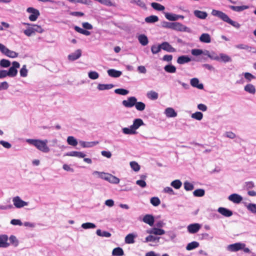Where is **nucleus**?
<instances>
[{"mask_svg":"<svg viewBox=\"0 0 256 256\" xmlns=\"http://www.w3.org/2000/svg\"><path fill=\"white\" fill-rule=\"evenodd\" d=\"M26 142L31 145L34 146L39 150L48 153L50 151V149L47 146L48 140H41L39 139H26Z\"/></svg>","mask_w":256,"mask_h":256,"instance_id":"nucleus-1","label":"nucleus"},{"mask_svg":"<svg viewBox=\"0 0 256 256\" xmlns=\"http://www.w3.org/2000/svg\"><path fill=\"white\" fill-rule=\"evenodd\" d=\"M144 124L141 118H136L134 120L130 128H122V132L125 134H136L138 133L136 130Z\"/></svg>","mask_w":256,"mask_h":256,"instance_id":"nucleus-2","label":"nucleus"},{"mask_svg":"<svg viewBox=\"0 0 256 256\" xmlns=\"http://www.w3.org/2000/svg\"><path fill=\"white\" fill-rule=\"evenodd\" d=\"M211 14L212 16L218 18L224 22L228 23L236 28H239L240 26V24L232 20L226 14L222 11L213 10Z\"/></svg>","mask_w":256,"mask_h":256,"instance_id":"nucleus-3","label":"nucleus"},{"mask_svg":"<svg viewBox=\"0 0 256 256\" xmlns=\"http://www.w3.org/2000/svg\"><path fill=\"white\" fill-rule=\"evenodd\" d=\"M92 174L94 175L97 174L98 178L112 184H118L120 182V179L108 173L94 171L93 172Z\"/></svg>","mask_w":256,"mask_h":256,"instance_id":"nucleus-4","label":"nucleus"},{"mask_svg":"<svg viewBox=\"0 0 256 256\" xmlns=\"http://www.w3.org/2000/svg\"><path fill=\"white\" fill-rule=\"evenodd\" d=\"M20 64L18 62L14 61L12 62V66H10L8 70H6L7 76L10 77H14L17 75V68H19Z\"/></svg>","mask_w":256,"mask_h":256,"instance_id":"nucleus-5","label":"nucleus"},{"mask_svg":"<svg viewBox=\"0 0 256 256\" xmlns=\"http://www.w3.org/2000/svg\"><path fill=\"white\" fill-rule=\"evenodd\" d=\"M0 50L2 54L9 58H15L18 56V53L9 50L2 44H0Z\"/></svg>","mask_w":256,"mask_h":256,"instance_id":"nucleus-6","label":"nucleus"},{"mask_svg":"<svg viewBox=\"0 0 256 256\" xmlns=\"http://www.w3.org/2000/svg\"><path fill=\"white\" fill-rule=\"evenodd\" d=\"M26 12L31 14L28 16V18L32 22L36 21L40 15L39 10L32 7L28 8Z\"/></svg>","mask_w":256,"mask_h":256,"instance_id":"nucleus-7","label":"nucleus"},{"mask_svg":"<svg viewBox=\"0 0 256 256\" xmlns=\"http://www.w3.org/2000/svg\"><path fill=\"white\" fill-rule=\"evenodd\" d=\"M246 244L242 242H236L233 244H229L227 246V250L232 252H236L238 250H242Z\"/></svg>","mask_w":256,"mask_h":256,"instance_id":"nucleus-8","label":"nucleus"},{"mask_svg":"<svg viewBox=\"0 0 256 256\" xmlns=\"http://www.w3.org/2000/svg\"><path fill=\"white\" fill-rule=\"evenodd\" d=\"M172 30L178 32H185L188 33L192 32V30L190 28L178 22H174Z\"/></svg>","mask_w":256,"mask_h":256,"instance_id":"nucleus-9","label":"nucleus"},{"mask_svg":"<svg viewBox=\"0 0 256 256\" xmlns=\"http://www.w3.org/2000/svg\"><path fill=\"white\" fill-rule=\"evenodd\" d=\"M14 205L16 208H20L28 205V202L22 200L18 196L12 198Z\"/></svg>","mask_w":256,"mask_h":256,"instance_id":"nucleus-10","label":"nucleus"},{"mask_svg":"<svg viewBox=\"0 0 256 256\" xmlns=\"http://www.w3.org/2000/svg\"><path fill=\"white\" fill-rule=\"evenodd\" d=\"M137 99L134 96H131L128 98L127 100H124L122 104L126 108H132L136 104Z\"/></svg>","mask_w":256,"mask_h":256,"instance_id":"nucleus-11","label":"nucleus"},{"mask_svg":"<svg viewBox=\"0 0 256 256\" xmlns=\"http://www.w3.org/2000/svg\"><path fill=\"white\" fill-rule=\"evenodd\" d=\"M200 228V225L197 223L190 224L187 228L188 232L190 234H195L197 232Z\"/></svg>","mask_w":256,"mask_h":256,"instance_id":"nucleus-12","label":"nucleus"},{"mask_svg":"<svg viewBox=\"0 0 256 256\" xmlns=\"http://www.w3.org/2000/svg\"><path fill=\"white\" fill-rule=\"evenodd\" d=\"M162 50L168 52H174L176 49L173 48L168 42H164L161 44Z\"/></svg>","mask_w":256,"mask_h":256,"instance_id":"nucleus-13","label":"nucleus"},{"mask_svg":"<svg viewBox=\"0 0 256 256\" xmlns=\"http://www.w3.org/2000/svg\"><path fill=\"white\" fill-rule=\"evenodd\" d=\"M218 212L226 217H230L233 214L231 210L223 207H220L218 209Z\"/></svg>","mask_w":256,"mask_h":256,"instance_id":"nucleus-14","label":"nucleus"},{"mask_svg":"<svg viewBox=\"0 0 256 256\" xmlns=\"http://www.w3.org/2000/svg\"><path fill=\"white\" fill-rule=\"evenodd\" d=\"M82 56V51L78 49L76 50L74 52L70 54L68 56V59L71 61H74L80 58Z\"/></svg>","mask_w":256,"mask_h":256,"instance_id":"nucleus-15","label":"nucleus"},{"mask_svg":"<svg viewBox=\"0 0 256 256\" xmlns=\"http://www.w3.org/2000/svg\"><path fill=\"white\" fill-rule=\"evenodd\" d=\"M190 84L194 88H196L200 90L204 89V85L202 83H200L199 80L198 78H194L190 80Z\"/></svg>","mask_w":256,"mask_h":256,"instance_id":"nucleus-16","label":"nucleus"},{"mask_svg":"<svg viewBox=\"0 0 256 256\" xmlns=\"http://www.w3.org/2000/svg\"><path fill=\"white\" fill-rule=\"evenodd\" d=\"M8 236L7 235H0V248H8L10 246V244L7 242Z\"/></svg>","mask_w":256,"mask_h":256,"instance_id":"nucleus-17","label":"nucleus"},{"mask_svg":"<svg viewBox=\"0 0 256 256\" xmlns=\"http://www.w3.org/2000/svg\"><path fill=\"white\" fill-rule=\"evenodd\" d=\"M142 221L150 226H152L154 222V218L152 215L148 214L144 216Z\"/></svg>","mask_w":256,"mask_h":256,"instance_id":"nucleus-18","label":"nucleus"},{"mask_svg":"<svg viewBox=\"0 0 256 256\" xmlns=\"http://www.w3.org/2000/svg\"><path fill=\"white\" fill-rule=\"evenodd\" d=\"M228 200L234 203L238 204L242 200V198L238 194H233L228 196Z\"/></svg>","mask_w":256,"mask_h":256,"instance_id":"nucleus-19","label":"nucleus"},{"mask_svg":"<svg viewBox=\"0 0 256 256\" xmlns=\"http://www.w3.org/2000/svg\"><path fill=\"white\" fill-rule=\"evenodd\" d=\"M191 61V58L187 55H182L178 57L177 62L180 64H183Z\"/></svg>","mask_w":256,"mask_h":256,"instance_id":"nucleus-20","label":"nucleus"},{"mask_svg":"<svg viewBox=\"0 0 256 256\" xmlns=\"http://www.w3.org/2000/svg\"><path fill=\"white\" fill-rule=\"evenodd\" d=\"M218 59L219 60H218V62H224V63L232 62V58L229 56L224 53L220 54Z\"/></svg>","mask_w":256,"mask_h":256,"instance_id":"nucleus-21","label":"nucleus"},{"mask_svg":"<svg viewBox=\"0 0 256 256\" xmlns=\"http://www.w3.org/2000/svg\"><path fill=\"white\" fill-rule=\"evenodd\" d=\"M64 156H76L79 158H84L86 156V154L80 152H77V151H72L66 152Z\"/></svg>","mask_w":256,"mask_h":256,"instance_id":"nucleus-22","label":"nucleus"},{"mask_svg":"<svg viewBox=\"0 0 256 256\" xmlns=\"http://www.w3.org/2000/svg\"><path fill=\"white\" fill-rule=\"evenodd\" d=\"M244 90L251 94H254L256 92L255 86L250 83L244 86Z\"/></svg>","mask_w":256,"mask_h":256,"instance_id":"nucleus-23","label":"nucleus"},{"mask_svg":"<svg viewBox=\"0 0 256 256\" xmlns=\"http://www.w3.org/2000/svg\"><path fill=\"white\" fill-rule=\"evenodd\" d=\"M235 47L238 49L246 50L248 52H252L254 53H256V49L254 48L249 46L246 44H239L235 46Z\"/></svg>","mask_w":256,"mask_h":256,"instance_id":"nucleus-24","label":"nucleus"},{"mask_svg":"<svg viewBox=\"0 0 256 256\" xmlns=\"http://www.w3.org/2000/svg\"><path fill=\"white\" fill-rule=\"evenodd\" d=\"M164 113L168 118H174L177 116V113L172 108H166Z\"/></svg>","mask_w":256,"mask_h":256,"instance_id":"nucleus-25","label":"nucleus"},{"mask_svg":"<svg viewBox=\"0 0 256 256\" xmlns=\"http://www.w3.org/2000/svg\"><path fill=\"white\" fill-rule=\"evenodd\" d=\"M109 76L112 78H118L122 74V72L115 69H110L108 70Z\"/></svg>","mask_w":256,"mask_h":256,"instance_id":"nucleus-26","label":"nucleus"},{"mask_svg":"<svg viewBox=\"0 0 256 256\" xmlns=\"http://www.w3.org/2000/svg\"><path fill=\"white\" fill-rule=\"evenodd\" d=\"M212 60H219L218 56L214 52L205 50V55Z\"/></svg>","mask_w":256,"mask_h":256,"instance_id":"nucleus-27","label":"nucleus"},{"mask_svg":"<svg viewBox=\"0 0 256 256\" xmlns=\"http://www.w3.org/2000/svg\"><path fill=\"white\" fill-rule=\"evenodd\" d=\"M194 14L196 17L202 20L206 18L208 16L206 12L199 10H195L194 12Z\"/></svg>","mask_w":256,"mask_h":256,"instance_id":"nucleus-28","label":"nucleus"},{"mask_svg":"<svg viewBox=\"0 0 256 256\" xmlns=\"http://www.w3.org/2000/svg\"><path fill=\"white\" fill-rule=\"evenodd\" d=\"M23 24L28 25V26H32V28L34 34L36 32H37L38 33H42L44 32V30L40 26L36 25V24H30L26 23V22H24Z\"/></svg>","mask_w":256,"mask_h":256,"instance_id":"nucleus-29","label":"nucleus"},{"mask_svg":"<svg viewBox=\"0 0 256 256\" xmlns=\"http://www.w3.org/2000/svg\"><path fill=\"white\" fill-rule=\"evenodd\" d=\"M138 38L140 43L142 46H145L148 44V37L145 34H140Z\"/></svg>","mask_w":256,"mask_h":256,"instance_id":"nucleus-30","label":"nucleus"},{"mask_svg":"<svg viewBox=\"0 0 256 256\" xmlns=\"http://www.w3.org/2000/svg\"><path fill=\"white\" fill-rule=\"evenodd\" d=\"M200 40L204 43H210L211 41L210 36L206 33L202 34L200 37Z\"/></svg>","mask_w":256,"mask_h":256,"instance_id":"nucleus-31","label":"nucleus"},{"mask_svg":"<svg viewBox=\"0 0 256 256\" xmlns=\"http://www.w3.org/2000/svg\"><path fill=\"white\" fill-rule=\"evenodd\" d=\"M113 84H100L98 86V89L100 90H110L114 87Z\"/></svg>","mask_w":256,"mask_h":256,"instance_id":"nucleus-32","label":"nucleus"},{"mask_svg":"<svg viewBox=\"0 0 256 256\" xmlns=\"http://www.w3.org/2000/svg\"><path fill=\"white\" fill-rule=\"evenodd\" d=\"M242 75L244 76L246 82L248 83L253 80L256 79V77L254 76L248 72H244L242 73Z\"/></svg>","mask_w":256,"mask_h":256,"instance_id":"nucleus-33","label":"nucleus"},{"mask_svg":"<svg viewBox=\"0 0 256 256\" xmlns=\"http://www.w3.org/2000/svg\"><path fill=\"white\" fill-rule=\"evenodd\" d=\"M229 8L234 11L240 12L248 8V6H230Z\"/></svg>","mask_w":256,"mask_h":256,"instance_id":"nucleus-34","label":"nucleus"},{"mask_svg":"<svg viewBox=\"0 0 256 256\" xmlns=\"http://www.w3.org/2000/svg\"><path fill=\"white\" fill-rule=\"evenodd\" d=\"M146 96L148 98L151 100H156L158 98V94L154 90H150L148 92Z\"/></svg>","mask_w":256,"mask_h":256,"instance_id":"nucleus-35","label":"nucleus"},{"mask_svg":"<svg viewBox=\"0 0 256 256\" xmlns=\"http://www.w3.org/2000/svg\"><path fill=\"white\" fill-rule=\"evenodd\" d=\"M164 70L167 72L172 74V73H175L176 72V69L174 66L170 64L166 65L164 67Z\"/></svg>","mask_w":256,"mask_h":256,"instance_id":"nucleus-36","label":"nucleus"},{"mask_svg":"<svg viewBox=\"0 0 256 256\" xmlns=\"http://www.w3.org/2000/svg\"><path fill=\"white\" fill-rule=\"evenodd\" d=\"M112 254L114 256H122L124 254V252L122 248L118 247L112 250Z\"/></svg>","mask_w":256,"mask_h":256,"instance_id":"nucleus-37","label":"nucleus"},{"mask_svg":"<svg viewBox=\"0 0 256 256\" xmlns=\"http://www.w3.org/2000/svg\"><path fill=\"white\" fill-rule=\"evenodd\" d=\"M96 234L98 236L102 237L110 238L112 236L110 232L106 231H102L100 229L96 230Z\"/></svg>","mask_w":256,"mask_h":256,"instance_id":"nucleus-38","label":"nucleus"},{"mask_svg":"<svg viewBox=\"0 0 256 256\" xmlns=\"http://www.w3.org/2000/svg\"><path fill=\"white\" fill-rule=\"evenodd\" d=\"M160 238L154 236L152 235H149L146 238L144 242H159Z\"/></svg>","mask_w":256,"mask_h":256,"instance_id":"nucleus-39","label":"nucleus"},{"mask_svg":"<svg viewBox=\"0 0 256 256\" xmlns=\"http://www.w3.org/2000/svg\"><path fill=\"white\" fill-rule=\"evenodd\" d=\"M199 246V243L197 242L194 241L188 244L186 246V250H192Z\"/></svg>","mask_w":256,"mask_h":256,"instance_id":"nucleus-40","label":"nucleus"},{"mask_svg":"<svg viewBox=\"0 0 256 256\" xmlns=\"http://www.w3.org/2000/svg\"><path fill=\"white\" fill-rule=\"evenodd\" d=\"M158 20V16L154 15H152L145 18V22L147 23H154Z\"/></svg>","mask_w":256,"mask_h":256,"instance_id":"nucleus-41","label":"nucleus"},{"mask_svg":"<svg viewBox=\"0 0 256 256\" xmlns=\"http://www.w3.org/2000/svg\"><path fill=\"white\" fill-rule=\"evenodd\" d=\"M134 238L135 236L133 234H128L125 238V242L128 244H134Z\"/></svg>","mask_w":256,"mask_h":256,"instance_id":"nucleus-42","label":"nucleus"},{"mask_svg":"<svg viewBox=\"0 0 256 256\" xmlns=\"http://www.w3.org/2000/svg\"><path fill=\"white\" fill-rule=\"evenodd\" d=\"M165 17L166 19L168 20H169L171 21H176L178 20V14H172V13H166L165 14Z\"/></svg>","mask_w":256,"mask_h":256,"instance_id":"nucleus-43","label":"nucleus"},{"mask_svg":"<svg viewBox=\"0 0 256 256\" xmlns=\"http://www.w3.org/2000/svg\"><path fill=\"white\" fill-rule=\"evenodd\" d=\"M67 142L69 145L75 146H76L78 142L77 140L72 136H69L67 138Z\"/></svg>","mask_w":256,"mask_h":256,"instance_id":"nucleus-44","label":"nucleus"},{"mask_svg":"<svg viewBox=\"0 0 256 256\" xmlns=\"http://www.w3.org/2000/svg\"><path fill=\"white\" fill-rule=\"evenodd\" d=\"M170 186L176 189H179L182 186V182L179 180H176L171 182Z\"/></svg>","mask_w":256,"mask_h":256,"instance_id":"nucleus-45","label":"nucleus"},{"mask_svg":"<svg viewBox=\"0 0 256 256\" xmlns=\"http://www.w3.org/2000/svg\"><path fill=\"white\" fill-rule=\"evenodd\" d=\"M151 6L154 9L158 11L164 10L165 8L164 6L157 2H152Z\"/></svg>","mask_w":256,"mask_h":256,"instance_id":"nucleus-46","label":"nucleus"},{"mask_svg":"<svg viewBox=\"0 0 256 256\" xmlns=\"http://www.w3.org/2000/svg\"><path fill=\"white\" fill-rule=\"evenodd\" d=\"M204 194V190L202 188L196 189L193 192L194 196L196 197H202Z\"/></svg>","mask_w":256,"mask_h":256,"instance_id":"nucleus-47","label":"nucleus"},{"mask_svg":"<svg viewBox=\"0 0 256 256\" xmlns=\"http://www.w3.org/2000/svg\"><path fill=\"white\" fill-rule=\"evenodd\" d=\"M191 53L193 56H198L200 55H205V50H203L201 49H192Z\"/></svg>","mask_w":256,"mask_h":256,"instance_id":"nucleus-48","label":"nucleus"},{"mask_svg":"<svg viewBox=\"0 0 256 256\" xmlns=\"http://www.w3.org/2000/svg\"><path fill=\"white\" fill-rule=\"evenodd\" d=\"M191 117L192 118L196 120H202L203 118V114L202 112H196L194 114H192L191 116Z\"/></svg>","mask_w":256,"mask_h":256,"instance_id":"nucleus-49","label":"nucleus"},{"mask_svg":"<svg viewBox=\"0 0 256 256\" xmlns=\"http://www.w3.org/2000/svg\"><path fill=\"white\" fill-rule=\"evenodd\" d=\"M10 62L6 59H2L0 61V66L2 68H6L10 66Z\"/></svg>","mask_w":256,"mask_h":256,"instance_id":"nucleus-50","label":"nucleus"},{"mask_svg":"<svg viewBox=\"0 0 256 256\" xmlns=\"http://www.w3.org/2000/svg\"><path fill=\"white\" fill-rule=\"evenodd\" d=\"M9 240L10 244H12L14 247H16L18 245V240L14 236H10L9 238Z\"/></svg>","mask_w":256,"mask_h":256,"instance_id":"nucleus-51","label":"nucleus"},{"mask_svg":"<svg viewBox=\"0 0 256 256\" xmlns=\"http://www.w3.org/2000/svg\"><path fill=\"white\" fill-rule=\"evenodd\" d=\"M114 92L118 94L126 96L129 93V91L124 88H117L114 90Z\"/></svg>","mask_w":256,"mask_h":256,"instance_id":"nucleus-52","label":"nucleus"},{"mask_svg":"<svg viewBox=\"0 0 256 256\" xmlns=\"http://www.w3.org/2000/svg\"><path fill=\"white\" fill-rule=\"evenodd\" d=\"M136 104L135 106L138 110L142 111L145 109L146 104L144 102L136 101Z\"/></svg>","mask_w":256,"mask_h":256,"instance_id":"nucleus-53","label":"nucleus"},{"mask_svg":"<svg viewBox=\"0 0 256 256\" xmlns=\"http://www.w3.org/2000/svg\"><path fill=\"white\" fill-rule=\"evenodd\" d=\"M82 228L84 229L94 228H96V226L92 222H86L82 224Z\"/></svg>","mask_w":256,"mask_h":256,"instance_id":"nucleus-54","label":"nucleus"},{"mask_svg":"<svg viewBox=\"0 0 256 256\" xmlns=\"http://www.w3.org/2000/svg\"><path fill=\"white\" fill-rule=\"evenodd\" d=\"M150 202L154 206H158L160 204V200L158 197H152L150 198Z\"/></svg>","mask_w":256,"mask_h":256,"instance_id":"nucleus-55","label":"nucleus"},{"mask_svg":"<svg viewBox=\"0 0 256 256\" xmlns=\"http://www.w3.org/2000/svg\"><path fill=\"white\" fill-rule=\"evenodd\" d=\"M88 76L92 80H96L98 78L99 74L95 71H90L88 73Z\"/></svg>","mask_w":256,"mask_h":256,"instance_id":"nucleus-56","label":"nucleus"},{"mask_svg":"<svg viewBox=\"0 0 256 256\" xmlns=\"http://www.w3.org/2000/svg\"><path fill=\"white\" fill-rule=\"evenodd\" d=\"M130 2L131 4H136V5L142 8H146V4L142 0H130Z\"/></svg>","mask_w":256,"mask_h":256,"instance_id":"nucleus-57","label":"nucleus"},{"mask_svg":"<svg viewBox=\"0 0 256 256\" xmlns=\"http://www.w3.org/2000/svg\"><path fill=\"white\" fill-rule=\"evenodd\" d=\"M184 188L186 191L192 190L194 188V186L188 181H186L184 184Z\"/></svg>","mask_w":256,"mask_h":256,"instance_id":"nucleus-58","label":"nucleus"},{"mask_svg":"<svg viewBox=\"0 0 256 256\" xmlns=\"http://www.w3.org/2000/svg\"><path fill=\"white\" fill-rule=\"evenodd\" d=\"M28 70L26 69V66L23 65L20 71V76L22 77H26L28 76Z\"/></svg>","mask_w":256,"mask_h":256,"instance_id":"nucleus-59","label":"nucleus"},{"mask_svg":"<svg viewBox=\"0 0 256 256\" xmlns=\"http://www.w3.org/2000/svg\"><path fill=\"white\" fill-rule=\"evenodd\" d=\"M161 44H159L158 46H156L155 45H153L151 47V50L153 54H156L162 50Z\"/></svg>","mask_w":256,"mask_h":256,"instance_id":"nucleus-60","label":"nucleus"},{"mask_svg":"<svg viewBox=\"0 0 256 256\" xmlns=\"http://www.w3.org/2000/svg\"><path fill=\"white\" fill-rule=\"evenodd\" d=\"M174 22H162V26L164 28H173Z\"/></svg>","mask_w":256,"mask_h":256,"instance_id":"nucleus-61","label":"nucleus"},{"mask_svg":"<svg viewBox=\"0 0 256 256\" xmlns=\"http://www.w3.org/2000/svg\"><path fill=\"white\" fill-rule=\"evenodd\" d=\"M130 166L131 168L135 172H138L140 169V166L136 162H130Z\"/></svg>","mask_w":256,"mask_h":256,"instance_id":"nucleus-62","label":"nucleus"},{"mask_svg":"<svg viewBox=\"0 0 256 256\" xmlns=\"http://www.w3.org/2000/svg\"><path fill=\"white\" fill-rule=\"evenodd\" d=\"M247 208L248 210L253 214H256V204H249L247 206Z\"/></svg>","mask_w":256,"mask_h":256,"instance_id":"nucleus-63","label":"nucleus"},{"mask_svg":"<svg viewBox=\"0 0 256 256\" xmlns=\"http://www.w3.org/2000/svg\"><path fill=\"white\" fill-rule=\"evenodd\" d=\"M24 33L28 36H30L34 34L32 26L28 27V28L25 30Z\"/></svg>","mask_w":256,"mask_h":256,"instance_id":"nucleus-64","label":"nucleus"}]
</instances>
